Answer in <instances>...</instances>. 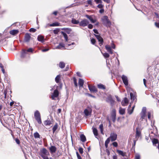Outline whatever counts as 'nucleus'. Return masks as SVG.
Instances as JSON below:
<instances>
[{
	"mask_svg": "<svg viewBox=\"0 0 159 159\" xmlns=\"http://www.w3.org/2000/svg\"><path fill=\"white\" fill-rule=\"evenodd\" d=\"M101 20L103 24L107 27H110L111 25V22L108 19V17L107 16H103Z\"/></svg>",
	"mask_w": 159,
	"mask_h": 159,
	"instance_id": "1",
	"label": "nucleus"
},
{
	"mask_svg": "<svg viewBox=\"0 0 159 159\" xmlns=\"http://www.w3.org/2000/svg\"><path fill=\"white\" fill-rule=\"evenodd\" d=\"M34 116L35 120H37L38 123L39 124L42 123L41 116L40 113L38 111H36L34 113Z\"/></svg>",
	"mask_w": 159,
	"mask_h": 159,
	"instance_id": "2",
	"label": "nucleus"
},
{
	"mask_svg": "<svg viewBox=\"0 0 159 159\" xmlns=\"http://www.w3.org/2000/svg\"><path fill=\"white\" fill-rule=\"evenodd\" d=\"M40 155L43 158L48 157L49 155V153L46 148H43L40 151Z\"/></svg>",
	"mask_w": 159,
	"mask_h": 159,
	"instance_id": "3",
	"label": "nucleus"
},
{
	"mask_svg": "<svg viewBox=\"0 0 159 159\" xmlns=\"http://www.w3.org/2000/svg\"><path fill=\"white\" fill-rule=\"evenodd\" d=\"M146 107H143L142 108V111L141 112L140 115L141 116V118L142 119H146ZM146 121L147 120L146 119Z\"/></svg>",
	"mask_w": 159,
	"mask_h": 159,
	"instance_id": "4",
	"label": "nucleus"
},
{
	"mask_svg": "<svg viewBox=\"0 0 159 159\" xmlns=\"http://www.w3.org/2000/svg\"><path fill=\"white\" fill-rule=\"evenodd\" d=\"M34 50H22L21 52V57H24L25 56H28L29 53H32Z\"/></svg>",
	"mask_w": 159,
	"mask_h": 159,
	"instance_id": "5",
	"label": "nucleus"
},
{
	"mask_svg": "<svg viewBox=\"0 0 159 159\" xmlns=\"http://www.w3.org/2000/svg\"><path fill=\"white\" fill-rule=\"evenodd\" d=\"M89 23L88 20L86 19H84L79 23V25L81 26L85 27L87 26Z\"/></svg>",
	"mask_w": 159,
	"mask_h": 159,
	"instance_id": "6",
	"label": "nucleus"
},
{
	"mask_svg": "<svg viewBox=\"0 0 159 159\" xmlns=\"http://www.w3.org/2000/svg\"><path fill=\"white\" fill-rule=\"evenodd\" d=\"M111 116L112 121L115 122L116 119V111L115 109H113L112 110Z\"/></svg>",
	"mask_w": 159,
	"mask_h": 159,
	"instance_id": "7",
	"label": "nucleus"
},
{
	"mask_svg": "<svg viewBox=\"0 0 159 159\" xmlns=\"http://www.w3.org/2000/svg\"><path fill=\"white\" fill-rule=\"evenodd\" d=\"M121 78L123 81L125 86H127L128 84L127 77L125 75H122Z\"/></svg>",
	"mask_w": 159,
	"mask_h": 159,
	"instance_id": "8",
	"label": "nucleus"
},
{
	"mask_svg": "<svg viewBox=\"0 0 159 159\" xmlns=\"http://www.w3.org/2000/svg\"><path fill=\"white\" fill-rule=\"evenodd\" d=\"M59 95V92L57 89L55 90L51 96V98L52 99H55V98H57Z\"/></svg>",
	"mask_w": 159,
	"mask_h": 159,
	"instance_id": "9",
	"label": "nucleus"
},
{
	"mask_svg": "<svg viewBox=\"0 0 159 159\" xmlns=\"http://www.w3.org/2000/svg\"><path fill=\"white\" fill-rule=\"evenodd\" d=\"M117 137V135L114 133H112L111 134L109 139H110L111 141H114L116 140Z\"/></svg>",
	"mask_w": 159,
	"mask_h": 159,
	"instance_id": "10",
	"label": "nucleus"
},
{
	"mask_svg": "<svg viewBox=\"0 0 159 159\" xmlns=\"http://www.w3.org/2000/svg\"><path fill=\"white\" fill-rule=\"evenodd\" d=\"M105 48L107 50H111L112 49H115V45L112 43L111 45H107L105 46Z\"/></svg>",
	"mask_w": 159,
	"mask_h": 159,
	"instance_id": "11",
	"label": "nucleus"
},
{
	"mask_svg": "<svg viewBox=\"0 0 159 159\" xmlns=\"http://www.w3.org/2000/svg\"><path fill=\"white\" fill-rule=\"evenodd\" d=\"M49 150L51 154H52L56 152L57 148L55 146H51L49 148Z\"/></svg>",
	"mask_w": 159,
	"mask_h": 159,
	"instance_id": "12",
	"label": "nucleus"
},
{
	"mask_svg": "<svg viewBox=\"0 0 159 159\" xmlns=\"http://www.w3.org/2000/svg\"><path fill=\"white\" fill-rule=\"evenodd\" d=\"M95 35L97 39H98L100 45L101 46V45L103 43V39L99 35L95 34Z\"/></svg>",
	"mask_w": 159,
	"mask_h": 159,
	"instance_id": "13",
	"label": "nucleus"
},
{
	"mask_svg": "<svg viewBox=\"0 0 159 159\" xmlns=\"http://www.w3.org/2000/svg\"><path fill=\"white\" fill-rule=\"evenodd\" d=\"M31 38L30 34L28 33H26L25 34L24 41L25 42H28L29 41Z\"/></svg>",
	"mask_w": 159,
	"mask_h": 159,
	"instance_id": "14",
	"label": "nucleus"
},
{
	"mask_svg": "<svg viewBox=\"0 0 159 159\" xmlns=\"http://www.w3.org/2000/svg\"><path fill=\"white\" fill-rule=\"evenodd\" d=\"M88 87L89 90L91 92H96L97 91L96 88L94 86H90L88 85Z\"/></svg>",
	"mask_w": 159,
	"mask_h": 159,
	"instance_id": "15",
	"label": "nucleus"
},
{
	"mask_svg": "<svg viewBox=\"0 0 159 159\" xmlns=\"http://www.w3.org/2000/svg\"><path fill=\"white\" fill-rule=\"evenodd\" d=\"M91 110L90 109H85L84 111V113L85 115L87 116L90 115L91 113Z\"/></svg>",
	"mask_w": 159,
	"mask_h": 159,
	"instance_id": "16",
	"label": "nucleus"
},
{
	"mask_svg": "<svg viewBox=\"0 0 159 159\" xmlns=\"http://www.w3.org/2000/svg\"><path fill=\"white\" fill-rule=\"evenodd\" d=\"M128 103V100L127 98H125L121 102V104L123 106L127 105Z\"/></svg>",
	"mask_w": 159,
	"mask_h": 159,
	"instance_id": "17",
	"label": "nucleus"
},
{
	"mask_svg": "<svg viewBox=\"0 0 159 159\" xmlns=\"http://www.w3.org/2000/svg\"><path fill=\"white\" fill-rule=\"evenodd\" d=\"M85 16L86 18L89 19L92 23H94L96 21V19H93L91 16L86 15Z\"/></svg>",
	"mask_w": 159,
	"mask_h": 159,
	"instance_id": "18",
	"label": "nucleus"
},
{
	"mask_svg": "<svg viewBox=\"0 0 159 159\" xmlns=\"http://www.w3.org/2000/svg\"><path fill=\"white\" fill-rule=\"evenodd\" d=\"M84 82V80L83 79H79L78 83L80 88L83 87Z\"/></svg>",
	"mask_w": 159,
	"mask_h": 159,
	"instance_id": "19",
	"label": "nucleus"
},
{
	"mask_svg": "<svg viewBox=\"0 0 159 159\" xmlns=\"http://www.w3.org/2000/svg\"><path fill=\"white\" fill-rule=\"evenodd\" d=\"M18 32L17 30H12L10 31V34L12 35H15L18 33Z\"/></svg>",
	"mask_w": 159,
	"mask_h": 159,
	"instance_id": "20",
	"label": "nucleus"
},
{
	"mask_svg": "<svg viewBox=\"0 0 159 159\" xmlns=\"http://www.w3.org/2000/svg\"><path fill=\"white\" fill-rule=\"evenodd\" d=\"M92 129L93 134L95 137L97 138V136L98 135V130L96 128H93Z\"/></svg>",
	"mask_w": 159,
	"mask_h": 159,
	"instance_id": "21",
	"label": "nucleus"
},
{
	"mask_svg": "<svg viewBox=\"0 0 159 159\" xmlns=\"http://www.w3.org/2000/svg\"><path fill=\"white\" fill-rule=\"evenodd\" d=\"M52 124V122L50 120H47L44 122V124L46 125H49Z\"/></svg>",
	"mask_w": 159,
	"mask_h": 159,
	"instance_id": "22",
	"label": "nucleus"
},
{
	"mask_svg": "<svg viewBox=\"0 0 159 159\" xmlns=\"http://www.w3.org/2000/svg\"><path fill=\"white\" fill-rule=\"evenodd\" d=\"M80 138L81 141L83 142H84L86 140L85 136L83 134H81L80 136Z\"/></svg>",
	"mask_w": 159,
	"mask_h": 159,
	"instance_id": "23",
	"label": "nucleus"
},
{
	"mask_svg": "<svg viewBox=\"0 0 159 159\" xmlns=\"http://www.w3.org/2000/svg\"><path fill=\"white\" fill-rule=\"evenodd\" d=\"M64 45L63 43H60L56 47L57 49H61L64 48Z\"/></svg>",
	"mask_w": 159,
	"mask_h": 159,
	"instance_id": "24",
	"label": "nucleus"
},
{
	"mask_svg": "<svg viewBox=\"0 0 159 159\" xmlns=\"http://www.w3.org/2000/svg\"><path fill=\"white\" fill-rule=\"evenodd\" d=\"M117 151L119 155H121L123 157L125 156V153L123 151L120 150H117Z\"/></svg>",
	"mask_w": 159,
	"mask_h": 159,
	"instance_id": "25",
	"label": "nucleus"
},
{
	"mask_svg": "<svg viewBox=\"0 0 159 159\" xmlns=\"http://www.w3.org/2000/svg\"><path fill=\"white\" fill-rule=\"evenodd\" d=\"M38 40L42 42H43L44 41V37L42 35H39L38 37Z\"/></svg>",
	"mask_w": 159,
	"mask_h": 159,
	"instance_id": "26",
	"label": "nucleus"
},
{
	"mask_svg": "<svg viewBox=\"0 0 159 159\" xmlns=\"http://www.w3.org/2000/svg\"><path fill=\"white\" fill-rule=\"evenodd\" d=\"M58 128V124L57 123H55L54 125L53 126L52 128V132L53 133H54L56 130Z\"/></svg>",
	"mask_w": 159,
	"mask_h": 159,
	"instance_id": "27",
	"label": "nucleus"
},
{
	"mask_svg": "<svg viewBox=\"0 0 159 159\" xmlns=\"http://www.w3.org/2000/svg\"><path fill=\"white\" fill-rule=\"evenodd\" d=\"M119 113L121 115H123L125 113V109L120 108L119 110Z\"/></svg>",
	"mask_w": 159,
	"mask_h": 159,
	"instance_id": "28",
	"label": "nucleus"
},
{
	"mask_svg": "<svg viewBox=\"0 0 159 159\" xmlns=\"http://www.w3.org/2000/svg\"><path fill=\"white\" fill-rule=\"evenodd\" d=\"M140 135V131H139L138 130L136 129V138L137 139V140L139 138V137Z\"/></svg>",
	"mask_w": 159,
	"mask_h": 159,
	"instance_id": "29",
	"label": "nucleus"
},
{
	"mask_svg": "<svg viewBox=\"0 0 159 159\" xmlns=\"http://www.w3.org/2000/svg\"><path fill=\"white\" fill-rule=\"evenodd\" d=\"M49 26H59L60 23L58 22H55L53 23L52 24L49 25Z\"/></svg>",
	"mask_w": 159,
	"mask_h": 159,
	"instance_id": "30",
	"label": "nucleus"
},
{
	"mask_svg": "<svg viewBox=\"0 0 159 159\" xmlns=\"http://www.w3.org/2000/svg\"><path fill=\"white\" fill-rule=\"evenodd\" d=\"M34 136L35 138H40V135L37 132H36L34 134Z\"/></svg>",
	"mask_w": 159,
	"mask_h": 159,
	"instance_id": "31",
	"label": "nucleus"
},
{
	"mask_svg": "<svg viewBox=\"0 0 159 159\" xmlns=\"http://www.w3.org/2000/svg\"><path fill=\"white\" fill-rule=\"evenodd\" d=\"M61 76L60 75H57L55 79V80L57 83H58L60 79Z\"/></svg>",
	"mask_w": 159,
	"mask_h": 159,
	"instance_id": "32",
	"label": "nucleus"
},
{
	"mask_svg": "<svg viewBox=\"0 0 159 159\" xmlns=\"http://www.w3.org/2000/svg\"><path fill=\"white\" fill-rule=\"evenodd\" d=\"M99 128L100 130L101 134H103L104 133L103 132V125L102 124L100 125H99Z\"/></svg>",
	"mask_w": 159,
	"mask_h": 159,
	"instance_id": "33",
	"label": "nucleus"
},
{
	"mask_svg": "<svg viewBox=\"0 0 159 159\" xmlns=\"http://www.w3.org/2000/svg\"><path fill=\"white\" fill-rule=\"evenodd\" d=\"M72 23L73 24H77L79 23V22L78 20H76V19H73L71 20Z\"/></svg>",
	"mask_w": 159,
	"mask_h": 159,
	"instance_id": "34",
	"label": "nucleus"
},
{
	"mask_svg": "<svg viewBox=\"0 0 159 159\" xmlns=\"http://www.w3.org/2000/svg\"><path fill=\"white\" fill-rule=\"evenodd\" d=\"M61 33H62V34L64 36V38H65L66 41H67L68 40V36H67V35L66 34V33H64V32H62Z\"/></svg>",
	"mask_w": 159,
	"mask_h": 159,
	"instance_id": "35",
	"label": "nucleus"
},
{
	"mask_svg": "<svg viewBox=\"0 0 159 159\" xmlns=\"http://www.w3.org/2000/svg\"><path fill=\"white\" fill-rule=\"evenodd\" d=\"M59 66L61 68H64L65 66V63L63 62H61L59 63Z\"/></svg>",
	"mask_w": 159,
	"mask_h": 159,
	"instance_id": "36",
	"label": "nucleus"
},
{
	"mask_svg": "<svg viewBox=\"0 0 159 159\" xmlns=\"http://www.w3.org/2000/svg\"><path fill=\"white\" fill-rule=\"evenodd\" d=\"M101 53H102L105 58H108L109 57V54L108 53H103L102 52H101Z\"/></svg>",
	"mask_w": 159,
	"mask_h": 159,
	"instance_id": "37",
	"label": "nucleus"
},
{
	"mask_svg": "<svg viewBox=\"0 0 159 159\" xmlns=\"http://www.w3.org/2000/svg\"><path fill=\"white\" fill-rule=\"evenodd\" d=\"M98 88L101 89H105V86L102 84H99L98 85Z\"/></svg>",
	"mask_w": 159,
	"mask_h": 159,
	"instance_id": "38",
	"label": "nucleus"
},
{
	"mask_svg": "<svg viewBox=\"0 0 159 159\" xmlns=\"http://www.w3.org/2000/svg\"><path fill=\"white\" fill-rule=\"evenodd\" d=\"M109 99L110 102V103L111 104V105L114 104V102H115L114 100H113L111 97L109 98Z\"/></svg>",
	"mask_w": 159,
	"mask_h": 159,
	"instance_id": "39",
	"label": "nucleus"
},
{
	"mask_svg": "<svg viewBox=\"0 0 159 159\" xmlns=\"http://www.w3.org/2000/svg\"><path fill=\"white\" fill-rule=\"evenodd\" d=\"M130 95L131 99L133 101H134L135 99V97L131 93H130Z\"/></svg>",
	"mask_w": 159,
	"mask_h": 159,
	"instance_id": "40",
	"label": "nucleus"
},
{
	"mask_svg": "<svg viewBox=\"0 0 159 159\" xmlns=\"http://www.w3.org/2000/svg\"><path fill=\"white\" fill-rule=\"evenodd\" d=\"M153 145H155L158 143V140L156 139H154L152 141Z\"/></svg>",
	"mask_w": 159,
	"mask_h": 159,
	"instance_id": "41",
	"label": "nucleus"
},
{
	"mask_svg": "<svg viewBox=\"0 0 159 159\" xmlns=\"http://www.w3.org/2000/svg\"><path fill=\"white\" fill-rule=\"evenodd\" d=\"M103 7L104 5L102 4V3H100L97 6V7L98 8L101 9L103 8Z\"/></svg>",
	"mask_w": 159,
	"mask_h": 159,
	"instance_id": "42",
	"label": "nucleus"
},
{
	"mask_svg": "<svg viewBox=\"0 0 159 159\" xmlns=\"http://www.w3.org/2000/svg\"><path fill=\"white\" fill-rule=\"evenodd\" d=\"M135 105H134L133 106L132 108V109H131V111H129V114L130 115L131 114H132V113H133V111H134V107H135Z\"/></svg>",
	"mask_w": 159,
	"mask_h": 159,
	"instance_id": "43",
	"label": "nucleus"
},
{
	"mask_svg": "<svg viewBox=\"0 0 159 159\" xmlns=\"http://www.w3.org/2000/svg\"><path fill=\"white\" fill-rule=\"evenodd\" d=\"M91 43L93 44H94L96 42L95 39H91Z\"/></svg>",
	"mask_w": 159,
	"mask_h": 159,
	"instance_id": "44",
	"label": "nucleus"
},
{
	"mask_svg": "<svg viewBox=\"0 0 159 159\" xmlns=\"http://www.w3.org/2000/svg\"><path fill=\"white\" fill-rule=\"evenodd\" d=\"M79 152L81 154H82L83 152V149L82 148H80L79 149Z\"/></svg>",
	"mask_w": 159,
	"mask_h": 159,
	"instance_id": "45",
	"label": "nucleus"
},
{
	"mask_svg": "<svg viewBox=\"0 0 159 159\" xmlns=\"http://www.w3.org/2000/svg\"><path fill=\"white\" fill-rule=\"evenodd\" d=\"M94 1L97 4L99 3H102V1L101 0H94Z\"/></svg>",
	"mask_w": 159,
	"mask_h": 159,
	"instance_id": "46",
	"label": "nucleus"
},
{
	"mask_svg": "<svg viewBox=\"0 0 159 159\" xmlns=\"http://www.w3.org/2000/svg\"><path fill=\"white\" fill-rule=\"evenodd\" d=\"M76 155L77 156L78 159H82V158H81V156L79 154L78 152H76Z\"/></svg>",
	"mask_w": 159,
	"mask_h": 159,
	"instance_id": "47",
	"label": "nucleus"
},
{
	"mask_svg": "<svg viewBox=\"0 0 159 159\" xmlns=\"http://www.w3.org/2000/svg\"><path fill=\"white\" fill-rule=\"evenodd\" d=\"M110 139L109 138H108L106 140V141L105 142V144H108L110 142Z\"/></svg>",
	"mask_w": 159,
	"mask_h": 159,
	"instance_id": "48",
	"label": "nucleus"
},
{
	"mask_svg": "<svg viewBox=\"0 0 159 159\" xmlns=\"http://www.w3.org/2000/svg\"><path fill=\"white\" fill-rule=\"evenodd\" d=\"M112 145L115 147H117L118 146L117 143L116 142H115L112 143Z\"/></svg>",
	"mask_w": 159,
	"mask_h": 159,
	"instance_id": "49",
	"label": "nucleus"
},
{
	"mask_svg": "<svg viewBox=\"0 0 159 159\" xmlns=\"http://www.w3.org/2000/svg\"><path fill=\"white\" fill-rule=\"evenodd\" d=\"M148 118L149 120H151V113L149 112H148Z\"/></svg>",
	"mask_w": 159,
	"mask_h": 159,
	"instance_id": "50",
	"label": "nucleus"
},
{
	"mask_svg": "<svg viewBox=\"0 0 159 159\" xmlns=\"http://www.w3.org/2000/svg\"><path fill=\"white\" fill-rule=\"evenodd\" d=\"M36 30L34 28H31L30 29V32H34L36 31Z\"/></svg>",
	"mask_w": 159,
	"mask_h": 159,
	"instance_id": "51",
	"label": "nucleus"
},
{
	"mask_svg": "<svg viewBox=\"0 0 159 159\" xmlns=\"http://www.w3.org/2000/svg\"><path fill=\"white\" fill-rule=\"evenodd\" d=\"M134 159H140V156L139 154L136 155Z\"/></svg>",
	"mask_w": 159,
	"mask_h": 159,
	"instance_id": "52",
	"label": "nucleus"
},
{
	"mask_svg": "<svg viewBox=\"0 0 159 159\" xmlns=\"http://www.w3.org/2000/svg\"><path fill=\"white\" fill-rule=\"evenodd\" d=\"M74 84L75 87H77V82L76 81V80L75 78H74Z\"/></svg>",
	"mask_w": 159,
	"mask_h": 159,
	"instance_id": "53",
	"label": "nucleus"
},
{
	"mask_svg": "<svg viewBox=\"0 0 159 159\" xmlns=\"http://www.w3.org/2000/svg\"><path fill=\"white\" fill-rule=\"evenodd\" d=\"M15 141H16V143L17 144H20V141L19 140V139H15Z\"/></svg>",
	"mask_w": 159,
	"mask_h": 159,
	"instance_id": "54",
	"label": "nucleus"
},
{
	"mask_svg": "<svg viewBox=\"0 0 159 159\" xmlns=\"http://www.w3.org/2000/svg\"><path fill=\"white\" fill-rule=\"evenodd\" d=\"M155 25L156 27L159 28V23L156 22L155 23Z\"/></svg>",
	"mask_w": 159,
	"mask_h": 159,
	"instance_id": "55",
	"label": "nucleus"
},
{
	"mask_svg": "<svg viewBox=\"0 0 159 159\" xmlns=\"http://www.w3.org/2000/svg\"><path fill=\"white\" fill-rule=\"evenodd\" d=\"M88 27L90 29H92L93 27V25L91 24H89L88 25Z\"/></svg>",
	"mask_w": 159,
	"mask_h": 159,
	"instance_id": "56",
	"label": "nucleus"
},
{
	"mask_svg": "<svg viewBox=\"0 0 159 159\" xmlns=\"http://www.w3.org/2000/svg\"><path fill=\"white\" fill-rule=\"evenodd\" d=\"M104 9L103 8H102L99 10V12L100 13H102L104 12Z\"/></svg>",
	"mask_w": 159,
	"mask_h": 159,
	"instance_id": "57",
	"label": "nucleus"
},
{
	"mask_svg": "<svg viewBox=\"0 0 159 159\" xmlns=\"http://www.w3.org/2000/svg\"><path fill=\"white\" fill-rule=\"evenodd\" d=\"M4 98H6L7 94V92L6 90H4Z\"/></svg>",
	"mask_w": 159,
	"mask_h": 159,
	"instance_id": "58",
	"label": "nucleus"
},
{
	"mask_svg": "<svg viewBox=\"0 0 159 159\" xmlns=\"http://www.w3.org/2000/svg\"><path fill=\"white\" fill-rule=\"evenodd\" d=\"M94 32L96 34H98V30L96 29H94L93 30Z\"/></svg>",
	"mask_w": 159,
	"mask_h": 159,
	"instance_id": "59",
	"label": "nucleus"
},
{
	"mask_svg": "<svg viewBox=\"0 0 159 159\" xmlns=\"http://www.w3.org/2000/svg\"><path fill=\"white\" fill-rule=\"evenodd\" d=\"M109 54H112L113 53V50H108Z\"/></svg>",
	"mask_w": 159,
	"mask_h": 159,
	"instance_id": "60",
	"label": "nucleus"
},
{
	"mask_svg": "<svg viewBox=\"0 0 159 159\" xmlns=\"http://www.w3.org/2000/svg\"><path fill=\"white\" fill-rule=\"evenodd\" d=\"M87 3L89 4H90V5L92 4V1L90 0H88L87 1Z\"/></svg>",
	"mask_w": 159,
	"mask_h": 159,
	"instance_id": "61",
	"label": "nucleus"
},
{
	"mask_svg": "<svg viewBox=\"0 0 159 159\" xmlns=\"http://www.w3.org/2000/svg\"><path fill=\"white\" fill-rule=\"evenodd\" d=\"M143 83L145 87H146V80L145 79H143Z\"/></svg>",
	"mask_w": 159,
	"mask_h": 159,
	"instance_id": "62",
	"label": "nucleus"
},
{
	"mask_svg": "<svg viewBox=\"0 0 159 159\" xmlns=\"http://www.w3.org/2000/svg\"><path fill=\"white\" fill-rule=\"evenodd\" d=\"M116 99L118 101L120 102V98L117 96H116Z\"/></svg>",
	"mask_w": 159,
	"mask_h": 159,
	"instance_id": "63",
	"label": "nucleus"
},
{
	"mask_svg": "<svg viewBox=\"0 0 159 159\" xmlns=\"http://www.w3.org/2000/svg\"><path fill=\"white\" fill-rule=\"evenodd\" d=\"M76 74H77V75L78 76H79L81 77L80 72H78L76 73Z\"/></svg>",
	"mask_w": 159,
	"mask_h": 159,
	"instance_id": "64",
	"label": "nucleus"
}]
</instances>
